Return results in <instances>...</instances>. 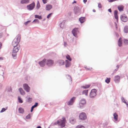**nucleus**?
<instances>
[{"label":"nucleus","instance_id":"f257e3e1","mask_svg":"<svg viewBox=\"0 0 128 128\" xmlns=\"http://www.w3.org/2000/svg\"><path fill=\"white\" fill-rule=\"evenodd\" d=\"M62 118L63 120H58L56 122H54V125H55L58 124L62 128L64 127L65 126V122L66 120L63 117Z\"/></svg>","mask_w":128,"mask_h":128},{"label":"nucleus","instance_id":"f03ea898","mask_svg":"<svg viewBox=\"0 0 128 128\" xmlns=\"http://www.w3.org/2000/svg\"><path fill=\"white\" fill-rule=\"evenodd\" d=\"M20 35L18 34L14 40L12 42V45L13 46H16L20 42Z\"/></svg>","mask_w":128,"mask_h":128},{"label":"nucleus","instance_id":"7ed1b4c3","mask_svg":"<svg viewBox=\"0 0 128 128\" xmlns=\"http://www.w3.org/2000/svg\"><path fill=\"white\" fill-rule=\"evenodd\" d=\"M13 47L14 48L12 53V55L13 58L15 59L17 58V53L19 49L17 46Z\"/></svg>","mask_w":128,"mask_h":128},{"label":"nucleus","instance_id":"20e7f679","mask_svg":"<svg viewBox=\"0 0 128 128\" xmlns=\"http://www.w3.org/2000/svg\"><path fill=\"white\" fill-rule=\"evenodd\" d=\"M46 64L48 67H51L53 66L54 64L53 60L50 59H46Z\"/></svg>","mask_w":128,"mask_h":128},{"label":"nucleus","instance_id":"39448f33","mask_svg":"<svg viewBox=\"0 0 128 128\" xmlns=\"http://www.w3.org/2000/svg\"><path fill=\"white\" fill-rule=\"evenodd\" d=\"M97 90L95 89L92 90L90 94V98H94L96 95Z\"/></svg>","mask_w":128,"mask_h":128},{"label":"nucleus","instance_id":"423d86ee","mask_svg":"<svg viewBox=\"0 0 128 128\" xmlns=\"http://www.w3.org/2000/svg\"><path fill=\"white\" fill-rule=\"evenodd\" d=\"M74 10L75 14L76 15L80 14L81 12L80 8L77 6L74 7Z\"/></svg>","mask_w":128,"mask_h":128},{"label":"nucleus","instance_id":"0eeeda50","mask_svg":"<svg viewBox=\"0 0 128 128\" xmlns=\"http://www.w3.org/2000/svg\"><path fill=\"white\" fill-rule=\"evenodd\" d=\"M79 117L80 119L82 120H86L87 118L86 114L85 112H82L80 114Z\"/></svg>","mask_w":128,"mask_h":128},{"label":"nucleus","instance_id":"6e6552de","mask_svg":"<svg viewBox=\"0 0 128 128\" xmlns=\"http://www.w3.org/2000/svg\"><path fill=\"white\" fill-rule=\"evenodd\" d=\"M35 6V4L34 2H33L27 6V8L29 10H33Z\"/></svg>","mask_w":128,"mask_h":128},{"label":"nucleus","instance_id":"1a4fd4ad","mask_svg":"<svg viewBox=\"0 0 128 128\" xmlns=\"http://www.w3.org/2000/svg\"><path fill=\"white\" fill-rule=\"evenodd\" d=\"M86 103V100L84 99H82L80 102L79 105L81 108H83Z\"/></svg>","mask_w":128,"mask_h":128},{"label":"nucleus","instance_id":"9d476101","mask_svg":"<svg viewBox=\"0 0 128 128\" xmlns=\"http://www.w3.org/2000/svg\"><path fill=\"white\" fill-rule=\"evenodd\" d=\"M78 32V28H77L73 29L72 31V33L73 36L76 38L78 37L77 34Z\"/></svg>","mask_w":128,"mask_h":128},{"label":"nucleus","instance_id":"9b49d317","mask_svg":"<svg viewBox=\"0 0 128 128\" xmlns=\"http://www.w3.org/2000/svg\"><path fill=\"white\" fill-rule=\"evenodd\" d=\"M46 59L44 58L42 60L39 62L38 64H39L40 66L41 67H44L46 64Z\"/></svg>","mask_w":128,"mask_h":128},{"label":"nucleus","instance_id":"f8f14e48","mask_svg":"<svg viewBox=\"0 0 128 128\" xmlns=\"http://www.w3.org/2000/svg\"><path fill=\"white\" fill-rule=\"evenodd\" d=\"M76 98V97L74 96L70 100L67 102L68 105L70 106L72 105L75 100Z\"/></svg>","mask_w":128,"mask_h":128},{"label":"nucleus","instance_id":"ddd939ff","mask_svg":"<svg viewBox=\"0 0 128 128\" xmlns=\"http://www.w3.org/2000/svg\"><path fill=\"white\" fill-rule=\"evenodd\" d=\"M23 86L24 90L28 92H30V88L26 84H23Z\"/></svg>","mask_w":128,"mask_h":128},{"label":"nucleus","instance_id":"4468645a","mask_svg":"<svg viewBox=\"0 0 128 128\" xmlns=\"http://www.w3.org/2000/svg\"><path fill=\"white\" fill-rule=\"evenodd\" d=\"M120 18L122 21L124 22H126L128 20V18L127 16H125V15H121L120 17Z\"/></svg>","mask_w":128,"mask_h":128},{"label":"nucleus","instance_id":"2eb2a0df","mask_svg":"<svg viewBox=\"0 0 128 128\" xmlns=\"http://www.w3.org/2000/svg\"><path fill=\"white\" fill-rule=\"evenodd\" d=\"M56 63L59 66H62L64 65V60H58L56 61Z\"/></svg>","mask_w":128,"mask_h":128},{"label":"nucleus","instance_id":"dca6fc26","mask_svg":"<svg viewBox=\"0 0 128 128\" xmlns=\"http://www.w3.org/2000/svg\"><path fill=\"white\" fill-rule=\"evenodd\" d=\"M120 76L118 75L114 77V81L116 83H118L120 82Z\"/></svg>","mask_w":128,"mask_h":128},{"label":"nucleus","instance_id":"f3484780","mask_svg":"<svg viewBox=\"0 0 128 128\" xmlns=\"http://www.w3.org/2000/svg\"><path fill=\"white\" fill-rule=\"evenodd\" d=\"M118 11L117 10H115L114 12V14L115 18L116 20L118 22Z\"/></svg>","mask_w":128,"mask_h":128},{"label":"nucleus","instance_id":"a211bd4d","mask_svg":"<svg viewBox=\"0 0 128 128\" xmlns=\"http://www.w3.org/2000/svg\"><path fill=\"white\" fill-rule=\"evenodd\" d=\"M86 18L84 17H81L79 19V20L81 24L83 23L86 20Z\"/></svg>","mask_w":128,"mask_h":128},{"label":"nucleus","instance_id":"6ab92c4d","mask_svg":"<svg viewBox=\"0 0 128 128\" xmlns=\"http://www.w3.org/2000/svg\"><path fill=\"white\" fill-rule=\"evenodd\" d=\"M118 10L120 12H122L123 10L124 6L122 5H120L118 6Z\"/></svg>","mask_w":128,"mask_h":128},{"label":"nucleus","instance_id":"aec40b11","mask_svg":"<svg viewBox=\"0 0 128 128\" xmlns=\"http://www.w3.org/2000/svg\"><path fill=\"white\" fill-rule=\"evenodd\" d=\"M38 104L37 102H36L35 103V104L31 108V109L30 110V112H32L34 108L36 107H37V106H38Z\"/></svg>","mask_w":128,"mask_h":128},{"label":"nucleus","instance_id":"412c9836","mask_svg":"<svg viewBox=\"0 0 128 128\" xmlns=\"http://www.w3.org/2000/svg\"><path fill=\"white\" fill-rule=\"evenodd\" d=\"M69 120L70 122L72 124H74L75 122V119L74 118H70Z\"/></svg>","mask_w":128,"mask_h":128},{"label":"nucleus","instance_id":"4be33fe9","mask_svg":"<svg viewBox=\"0 0 128 128\" xmlns=\"http://www.w3.org/2000/svg\"><path fill=\"white\" fill-rule=\"evenodd\" d=\"M66 62L65 66L66 67H69L70 66V62L68 60H66Z\"/></svg>","mask_w":128,"mask_h":128},{"label":"nucleus","instance_id":"5701e85b","mask_svg":"<svg viewBox=\"0 0 128 128\" xmlns=\"http://www.w3.org/2000/svg\"><path fill=\"white\" fill-rule=\"evenodd\" d=\"M19 90L21 95H24L25 94V92L22 88H20L19 89Z\"/></svg>","mask_w":128,"mask_h":128},{"label":"nucleus","instance_id":"b1692460","mask_svg":"<svg viewBox=\"0 0 128 128\" xmlns=\"http://www.w3.org/2000/svg\"><path fill=\"white\" fill-rule=\"evenodd\" d=\"M52 8V6L50 4H48L46 6V10H49Z\"/></svg>","mask_w":128,"mask_h":128},{"label":"nucleus","instance_id":"393cba45","mask_svg":"<svg viewBox=\"0 0 128 128\" xmlns=\"http://www.w3.org/2000/svg\"><path fill=\"white\" fill-rule=\"evenodd\" d=\"M121 38H120L118 41V46H121L122 45V42L121 40Z\"/></svg>","mask_w":128,"mask_h":128},{"label":"nucleus","instance_id":"a878e982","mask_svg":"<svg viewBox=\"0 0 128 128\" xmlns=\"http://www.w3.org/2000/svg\"><path fill=\"white\" fill-rule=\"evenodd\" d=\"M30 1V0H22L20 2L21 4H26L28 3Z\"/></svg>","mask_w":128,"mask_h":128},{"label":"nucleus","instance_id":"bb28decb","mask_svg":"<svg viewBox=\"0 0 128 128\" xmlns=\"http://www.w3.org/2000/svg\"><path fill=\"white\" fill-rule=\"evenodd\" d=\"M18 111L19 113L23 114L24 112V109L21 107H20L18 108Z\"/></svg>","mask_w":128,"mask_h":128},{"label":"nucleus","instance_id":"cd10ccee","mask_svg":"<svg viewBox=\"0 0 128 128\" xmlns=\"http://www.w3.org/2000/svg\"><path fill=\"white\" fill-rule=\"evenodd\" d=\"M113 116L114 120L116 121H117L118 119V115L117 114L116 112L114 113V114Z\"/></svg>","mask_w":128,"mask_h":128},{"label":"nucleus","instance_id":"c85d7f7f","mask_svg":"<svg viewBox=\"0 0 128 128\" xmlns=\"http://www.w3.org/2000/svg\"><path fill=\"white\" fill-rule=\"evenodd\" d=\"M65 21H66L65 20H64L60 24V26L61 28H63L64 27V24L65 22Z\"/></svg>","mask_w":128,"mask_h":128},{"label":"nucleus","instance_id":"c756f323","mask_svg":"<svg viewBox=\"0 0 128 128\" xmlns=\"http://www.w3.org/2000/svg\"><path fill=\"white\" fill-rule=\"evenodd\" d=\"M124 33H128V26H126L124 28Z\"/></svg>","mask_w":128,"mask_h":128},{"label":"nucleus","instance_id":"7c9ffc66","mask_svg":"<svg viewBox=\"0 0 128 128\" xmlns=\"http://www.w3.org/2000/svg\"><path fill=\"white\" fill-rule=\"evenodd\" d=\"M88 90H83L82 92V94H84L86 96H87L88 94Z\"/></svg>","mask_w":128,"mask_h":128},{"label":"nucleus","instance_id":"2f4dec72","mask_svg":"<svg viewBox=\"0 0 128 128\" xmlns=\"http://www.w3.org/2000/svg\"><path fill=\"white\" fill-rule=\"evenodd\" d=\"M35 18H38L39 19H41L42 18L41 16H39L38 15H35Z\"/></svg>","mask_w":128,"mask_h":128},{"label":"nucleus","instance_id":"473e14b6","mask_svg":"<svg viewBox=\"0 0 128 128\" xmlns=\"http://www.w3.org/2000/svg\"><path fill=\"white\" fill-rule=\"evenodd\" d=\"M90 86V85H86L85 86H82L81 88L84 89H86L88 88Z\"/></svg>","mask_w":128,"mask_h":128},{"label":"nucleus","instance_id":"72a5a7b5","mask_svg":"<svg viewBox=\"0 0 128 128\" xmlns=\"http://www.w3.org/2000/svg\"><path fill=\"white\" fill-rule=\"evenodd\" d=\"M66 76L67 78L68 79H69L71 81H72V79L70 76L68 74H67L66 75Z\"/></svg>","mask_w":128,"mask_h":128},{"label":"nucleus","instance_id":"f704fd0d","mask_svg":"<svg viewBox=\"0 0 128 128\" xmlns=\"http://www.w3.org/2000/svg\"><path fill=\"white\" fill-rule=\"evenodd\" d=\"M40 3L39 2V1H38V2L36 4V8L37 10H38L40 7Z\"/></svg>","mask_w":128,"mask_h":128},{"label":"nucleus","instance_id":"c9c22d12","mask_svg":"<svg viewBox=\"0 0 128 128\" xmlns=\"http://www.w3.org/2000/svg\"><path fill=\"white\" fill-rule=\"evenodd\" d=\"M66 58L67 60L70 61H71L72 60V59L70 57V56L68 54H67V56H66Z\"/></svg>","mask_w":128,"mask_h":128},{"label":"nucleus","instance_id":"e433bc0d","mask_svg":"<svg viewBox=\"0 0 128 128\" xmlns=\"http://www.w3.org/2000/svg\"><path fill=\"white\" fill-rule=\"evenodd\" d=\"M110 78H107L105 80V82L107 84H108L110 82Z\"/></svg>","mask_w":128,"mask_h":128},{"label":"nucleus","instance_id":"4c0bfd02","mask_svg":"<svg viewBox=\"0 0 128 128\" xmlns=\"http://www.w3.org/2000/svg\"><path fill=\"white\" fill-rule=\"evenodd\" d=\"M76 128H85L81 124H79L76 127Z\"/></svg>","mask_w":128,"mask_h":128},{"label":"nucleus","instance_id":"58836bf2","mask_svg":"<svg viewBox=\"0 0 128 128\" xmlns=\"http://www.w3.org/2000/svg\"><path fill=\"white\" fill-rule=\"evenodd\" d=\"M18 102L20 103H22L23 102V101L21 99V98L20 97V96L18 97Z\"/></svg>","mask_w":128,"mask_h":128},{"label":"nucleus","instance_id":"ea45409f","mask_svg":"<svg viewBox=\"0 0 128 128\" xmlns=\"http://www.w3.org/2000/svg\"><path fill=\"white\" fill-rule=\"evenodd\" d=\"M8 107H6V108H3L0 111V113H2L4 112L6 110H7V109Z\"/></svg>","mask_w":128,"mask_h":128},{"label":"nucleus","instance_id":"a19ab883","mask_svg":"<svg viewBox=\"0 0 128 128\" xmlns=\"http://www.w3.org/2000/svg\"><path fill=\"white\" fill-rule=\"evenodd\" d=\"M121 100L124 103L126 104L128 103V102H126L125 100V99L123 97H122L121 98Z\"/></svg>","mask_w":128,"mask_h":128},{"label":"nucleus","instance_id":"79ce46f5","mask_svg":"<svg viewBox=\"0 0 128 128\" xmlns=\"http://www.w3.org/2000/svg\"><path fill=\"white\" fill-rule=\"evenodd\" d=\"M31 114H29L26 116V118L27 119H29L30 118V115Z\"/></svg>","mask_w":128,"mask_h":128},{"label":"nucleus","instance_id":"37998d69","mask_svg":"<svg viewBox=\"0 0 128 128\" xmlns=\"http://www.w3.org/2000/svg\"><path fill=\"white\" fill-rule=\"evenodd\" d=\"M39 20L38 19H34L33 21L32 22V23L34 22L35 23H36V22H39Z\"/></svg>","mask_w":128,"mask_h":128},{"label":"nucleus","instance_id":"c03bdc74","mask_svg":"<svg viewBox=\"0 0 128 128\" xmlns=\"http://www.w3.org/2000/svg\"><path fill=\"white\" fill-rule=\"evenodd\" d=\"M28 101L30 102H31L32 101V98H29L28 99Z\"/></svg>","mask_w":128,"mask_h":128},{"label":"nucleus","instance_id":"a18cd8bd","mask_svg":"<svg viewBox=\"0 0 128 128\" xmlns=\"http://www.w3.org/2000/svg\"><path fill=\"white\" fill-rule=\"evenodd\" d=\"M124 42L125 44H128V40H124Z\"/></svg>","mask_w":128,"mask_h":128},{"label":"nucleus","instance_id":"49530a36","mask_svg":"<svg viewBox=\"0 0 128 128\" xmlns=\"http://www.w3.org/2000/svg\"><path fill=\"white\" fill-rule=\"evenodd\" d=\"M98 7L100 8H101L102 7V6L100 3L98 4Z\"/></svg>","mask_w":128,"mask_h":128},{"label":"nucleus","instance_id":"de8ad7c7","mask_svg":"<svg viewBox=\"0 0 128 128\" xmlns=\"http://www.w3.org/2000/svg\"><path fill=\"white\" fill-rule=\"evenodd\" d=\"M52 14V13H50L47 16V18H49L50 17Z\"/></svg>","mask_w":128,"mask_h":128},{"label":"nucleus","instance_id":"09e8293b","mask_svg":"<svg viewBox=\"0 0 128 128\" xmlns=\"http://www.w3.org/2000/svg\"><path fill=\"white\" fill-rule=\"evenodd\" d=\"M30 22L31 21L30 20H28L26 22H24V24L26 25L27 24Z\"/></svg>","mask_w":128,"mask_h":128},{"label":"nucleus","instance_id":"8fccbe9b","mask_svg":"<svg viewBox=\"0 0 128 128\" xmlns=\"http://www.w3.org/2000/svg\"><path fill=\"white\" fill-rule=\"evenodd\" d=\"M3 35V33L2 32H0V38L2 37Z\"/></svg>","mask_w":128,"mask_h":128},{"label":"nucleus","instance_id":"3c124183","mask_svg":"<svg viewBox=\"0 0 128 128\" xmlns=\"http://www.w3.org/2000/svg\"><path fill=\"white\" fill-rule=\"evenodd\" d=\"M116 0H107L110 2H113L116 1Z\"/></svg>","mask_w":128,"mask_h":128},{"label":"nucleus","instance_id":"603ef678","mask_svg":"<svg viewBox=\"0 0 128 128\" xmlns=\"http://www.w3.org/2000/svg\"><path fill=\"white\" fill-rule=\"evenodd\" d=\"M115 34L116 37L117 38L119 36V35L116 32H115Z\"/></svg>","mask_w":128,"mask_h":128},{"label":"nucleus","instance_id":"864d4df0","mask_svg":"<svg viewBox=\"0 0 128 128\" xmlns=\"http://www.w3.org/2000/svg\"><path fill=\"white\" fill-rule=\"evenodd\" d=\"M42 0V2L44 4H46L47 3L46 0Z\"/></svg>","mask_w":128,"mask_h":128},{"label":"nucleus","instance_id":"5fc2aeb1","mask_svg":"<svg viewBox=\"0 0 128 128\" xmlns=\"http://www.w3.org/2000/svg\"><path fill=\"white\" fill-rule=\"evenodd\" d=\"M85 68L86 70H91L92 69V68H87L86 67H84Z\"/></svg>","mask_w":128,"mask_h":128},{"label":"nucleus","instance_id":"6e6d98bb","mask_svg":"<svg viewBox=\"0 0 128 128\" xmlns=\"http://www.w3.org/2000/svg\"><path fill=\"white\" fill-rule=\"evenodd\" d=\"M67 45V43L66 42H64V45L65 46H66Z\"/></svg>","mask_w":128,"mask_h":128},{"label":"nucleus","instance_id":"4d7b16f0","mask_svg":"<svg viewBox=\"0 0 128 128\" xmlns=\"http://www.w3.org/2000/svg\"><path fill=\"white\" fill-rule=\"evenodd\" d=\"M118 69L117 68L115 69L114 71V72L112 74H113L114 73L116 72L118 70Z\"/></svg>","mask_w":128,"mask_h":128},{"label":"nucleus","instance_id":"13d9d810","mask_svg":"<svg viewBox=\"0 0 128 128\" xmlns=\"http://www.w3.org/2000/svg\"><path fill=\"white\" fill-rule=\"evenodd\" d=\"M108 10L110 12H112V10L111 8H110L108 9Z\"/></svg>","mask_w":128,"mask_h":128},{"label":"nucleus","instance_id":"bf43d9fd","mask_svg":"<svg viewBox=\"0 0 128 128\" xmlns=\"http://www.w3.org/2000/svg\"><path fill=\"white\" fill-rule=\"evenodd\" d=\"M2 46V44L1 42H0V49L1 48Z\"/></svg>","mask_w":128,"mask_h":128},{"label":"nucleus","instance_id":"052dcab7","mask_svg":"<svg viewBox=\"0 0 128 128\" xmlns=\"http://www.w3.org/2000/svg\"><path fill=\"white\" fill-rule=\"evenodd\" d=\"M87 1V0H83V2L84 3H86Z\"/></svg>","mask_w":128,"mask_h":128},{"label":"nucleus","instance_id":"680f3d73","mask_svg":"<svg viewBox=\"0 0 128 128\" xmlns=\"http://www.w3.org/2000/svg\"><path fill=\"white\" fill-rule=\"evenodd\" d=\"M106 128H112L110 126H107L106 127Z\"/></svg>","mask_w":128,"mask_h":128},{"label":"nucleus","instance_id":"e2e57ef3","mask_svg":"<svg viewBox=\"0 0 128 128\" xmlns=\"http://www.w3.org/2000/svg\"><path fill=\"white\" fill-rule=\"evenodd\" d=\"M10 90H8V92H9L10 91H12V89H11V87H10Z\"/></svg>","mask_w":128,"mask_h":128},{"label":"nucleus","instance_id":"0e129e2a","mask_svg":"<svg viewBox=\"0 0 128 128\" xmlns=\"http://www.w3.org/2000/svg\"><path fill=\"white\" fill-rule=\"evenodd\" d=\"M3 59V58L2 57H0V60H2Z\"/></svg>","mask_w":128,"mask_h":128},{"label":"nucleus","instance_id":"69168bd1","mask_svg":"<svg viewBox=\"0 0 128 128\" xmlns=\"http://www.w3.org/2000/svg\"><path fill=\"white\" fill-rule=\"evenodd\" d=\"M37 128H42L40 126H38L37 127Z\"/></svg>","mask_w":128,"mask_h":128},{"label":"nucleus","instance_id":"338daca9","mask_svg":"<svg viewBox=\"0 0 128 128\" xmlns=\"http://www.w3.org/2000/svg\"><path fill=\"white\" fill-rule=\"evenodd\" d=\"M116 67L118 69L119 68V66L118 65H117V66H116Z\"/></svg>","mask_w":128,"mask_h":128},{"label":"nucleus","instance_id":"774afa93","mask_svg":"<svg viewBox=\"0 0 128 128\" xmlns=\"http://www.w3.org/2000/svg\"><path fill=\"white\" fill-rule=\"evenodd\" d=\"M126 105L127 107L128 108V103L126 104Z\"/></svg>","mask_w":128,"mask_h":128}]
</instances>
